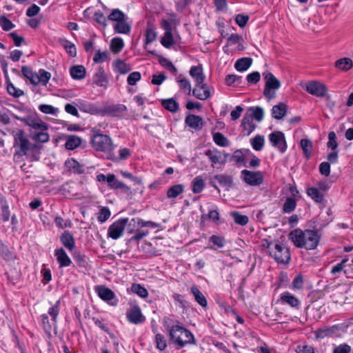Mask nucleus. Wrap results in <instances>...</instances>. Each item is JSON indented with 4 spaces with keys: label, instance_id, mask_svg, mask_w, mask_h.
<instances>
[{
    "label": "nucleus",
    "instance_id": "603ef678",
    "mask_svg": "<svg viewBox=\"0 0 353 353\" xmlns=\"http://www.w3.org/2000/svg\"><path fill=\"white\" fill-rule=\"evenodd\" d=\"M39 110L46 114H50L55 116L59 112V109L57 108H55L51 105L48 104H41L39 106Z\"/></svg>",
    "mask_w": 353,
    "mask_h": 353
},
{
    "label": "nucleus",
    "instance_id": "4d7b16f0",
    "mask_svg": "<svg viewBox=\"0 0 353 353\" xmlns=\"http://www.w3.org/2000/svg\"><path fill=\"white\" fill-rule=\"evenodd\" d=\"M155 342L157 348L161 351L164 350L167 347V343L165 336L161 334H156Z\"/></svg>",
    "mask_w": 353,
    "mask_h": 353
},
{
    "label": "nucleus",
    "instance_id": "e2e57ef3",
    "mask_svg": "<svg viewBox=\"0 0 353 353\" xmlns=\"http://www.w3.org/2000/svg\"><path fill=\"white\" fill-rule=\"evenodd\" d=\"M56 225L60 228H70L72 225L71 221L70 219H64L61 216H57L54 219Z\"/></svg>",
    "mask_w": 353,
    "mask_h": 353
},
{
    "label": "nucleus",
    "instance_id": "b1692460",
    "mask_svg": "<svg viewBox=\"0 0 353 353\" xmlns=\"http://www.w3.org/2000/svg\"><path fill=\"white\" fill-rule=\"evenodd\" d=\"M65 148L71 150L78 148L82 142L81 138L76 135H68L65 137Z\"/></svg>",
    "mask_w": 353,
    "mask_h": 353
},
{
    "label": "nucleus",
    "instance_id": "7ed1b4c3",
    "mask_svg": "<svg viewBox=\"0 0 353 353\" xmlns=\"http://www.w3.org/2000/svg\"><path fill=\"white\" fill-rule=\"evenodd\" d=\"M170 340L179 347L187 345L196 344L192 333L176 322V325L168 327Z\"/></svg>",
    "mask_w": 353,
    "mask_h": 353
},
{
    "label": "nucleus",
    "instance_id": "c9c22d12",
    "mask_svg": "<svg viewBox=\"0 0 353 353\" xmlns=\"http://www.w3.org/2000/svg\"><path fill=\"white\" fill-rule=\"evenodd\" d=\"M184 190V187L181 184L174 185L170 187L167 191V196L169 199L176 198Z\"/></svg>",
    "mask_w": 353,
    "mask_h": 353
},
{
    "label": "nucleus",
    "instance_id": "f704fd0d",
    "mask_svg": "<svg viewBox=\"0 0 353 353\" xmlns=\"http://www.w3.org/2000/svg\"><path fill=\"white\" fill-rule=\"evenodd\" d=\"M205 188V181L201 176L195 177L192 181V192L194 194H199L203 191Z\"/></svg>",
    "mask_w": 353,
    "mask_h": 353
},
{
    "label": "nucleus",
    "instance_id": "4be33fe9",
    "mask_svg": "<svg viewBox=\"0 0 353 353\" xmlns=\"http://www.w3.org/2000/svg\"><path fill=\"white\" fill-rule=\"evenodd\" d=\"M61 243L70 251L75 247V241L73 235L68 231L64 232L60 236Z\"/></svg>",
    "mask_w": 353,
    "mask_h": 353
},
{
    "label": "nucleus",
    "instance_id": "09e8293b",
    "mask_svg": "<svg viewBox=\"0 0 353 353\" xmlns=\"http://www.w3.org/2000/svg\"><path fill=\"white\" fill-rule=\"evenodd\" d=\"M249 111L252 112L250 116L251 118L253 117L255 120L260 122L263 119L264 111L261 107H252L250 108Z\"/></svg>",
    "mask_w": 353,
    "mask_h": 353
},
{
    "label": "nucleus",
    "instance_id": "79ce46f5",
    "mask_svg": "<svg viewBox=\"0 0 353 353\" xmlns=\"http://www.w3.org/2000/svg\"><path fill=\"white\" fill-rule=\"evenodd\" d=\"M301 148L303 151L304 155L309 159L312 150V143L310 139H303L300 143Z\"/></svg>",
    "mask_w": 353,
    "mask_h": 353
},
{
    "label": "nucleus",
    "instance_id": "7c9ffc66",
    "mask_svg": "<svg viewBox=\"0 0 353 353\" xmlns=\"http://www.w3.org/2000/svg\"><path fill=\"white\" fill-rule=\"evenodd\" d=\"M1 217L3 221H8L10 216L7 201L3 196H0Z\"/></svg>",
    "mask_w": 353,
    "mask_h": 353
},
{
    "label": "nucleus",
    "instance_id": "72a5a7b5",
    "mask_svg": "<svg viewBox=\"0 0 353 353\" xmlns=\"http://www.w3.org/2000/svg\"><path fill=\"white\" fill-rule=\"evenodd\" d=\"M252 62V60L251 58H241L238 59L234 65L235 68L236 70L242 72L248 70L250 66L251 65Z\"/></svg>",
    "mask_w": 353,
    "mask_h": 353
},
{
    "label": "nucleus",
    "instance_id": "dca6fc26",
    "mask_svg": "<svg viewBox=\"0 0 353 353\" xmlns=\"http://www.w3.org/2000/svg\"><path fill=\"white\" fill-rule=\"evenodd\" d=\"M54 256L60 268L68 267L72 263L70 258L63 248L55 250Z\"/></svg>",
    "mask_w": 353,
    "mask_h": 353
},
{
    "label": "nucleus",
    "instance_id": "6e6552de",
    "mask_svg": "<svg viewBox=\"0 0 353 353\" xmlns=\"http://www.w3.org/2000/svg\"><path fill=\"white\" fill-rule=\"evenodd\" d=\"M128 221V218H123L114 221L108 228V236L112 239L120 238L123 235Z\"/></svg>",
    "mask_w": 353,
    "mask_h": 353
},
{
    "label": "nucleus",
    "instance_id": "393cba45",
    "mask_svg": "<svg viewBox=\"0 0 353 353\" xmlns=\"http://www.w3.org/2000/svg\"><path fill=\"white\" fill-rule=\"evenodd\" d=\"M334 66L340 70L347 72L353 67V61L350 58H341L335 61Z\"/></svg>",
    "mask_w": 353,
    "mask_h": 353
},
{
    "label": "nucleus",
    "instance_id": "6ab92c4d",
    "mask_svg": "<svg viewBox=\"0 0 353 353\" xmlns=\"http://www.w3.org/2000/svg\"><path fill=\"white\" fill-rule=\"evenodd\" d=\"M93 83L99 87H105L108 83V79L104 69L99 67L93 76Z\"/></svg>",
    "mask_w": 353,
    "mask_h": 353
},
{
    "label": "nucleus",
    "instance_id": "c756f323",
    "mask_svg": "<svg viewBox=\"0 0 353 353\" xmlns=\"http://www.w3.org/2000/svg\"><path fill=\"white\" fill-rule=\"evenodd\" d=\"M241 127L245 135L250 134L255 129V125L253 123L250 117L245 116L242 120Z\"/></svg>",
    "mask_w": 353,
    "mask_h": 353
},
{
    "label": "nucleus",
    "instance_id": "412c9836",
    "mask_svg": "<svg viewBox=\"0 0 353 353\" xmlns=\"http://www.w3.org/2000/svg\"><path fill=\"white\" fill-rule=\"evenodd\" d=\"M185 122L187 125L196 130L201 129L203 124L202 118L194 114L188 115Z\"/></svg>",
    "mask_w": 353,
    "mask_h": 353
},
{
    "label": "nucleus",
    "instance_id": "864d4df0",
    "mask_svg": "<svg viewBox=\"0 0 353 353\" xmlns=\"http://www.w3.org/2000/svg\"><path fill=\"white\" fill-rule=\"evenodd\" d=\"M161 44L165 48H170L174 44V39L172 31H168L161 39Z\"/></svg>",
    "mask_w": 353,
    "mask_h": 353
},
{
    "label": "nucleus",
    "instance_id": "20e7f679",
    "mask_svg": "<svg viewBox=\"0 0 353 353\" xmlns=\"http://www.w3.org/2000/svg\"><path fill=\"white\" fill-rule=\"evenodd\" d=\"M270 255L279 263H289L291 256L289 248L279 242H267Z\"/></svg>",
    "mask_w": 353,
    "mask_h": 353
},
{
    "label": "nucleus",
    "instance_id": "3c124183",
    "mask_svg": "<svg viewBox=\"0 0 353 353\" xmlns=\"http://www.w3.org/2000/svg\"><path fill=\"white\" fill-rule=\"evenodd\" d=\"M214 179L221 185L230 187L232 185V179L231 176L225 174H216Z\"/></svg>",
    "mask_w": 353,
    "mask_h": 353
},
{
    "label": "nucleus",
    "instance_id": "cd10ccee",
    "mask_svg": "<svg viewBox=\"0 0 353 353\" xmlns=\"http://www.w3.org/2000/svg\"><path fill=\"white\" fill-rule=\"evenodd\" d=\"M176 81L179 83V86L181 90H183L188 94H190L191 84L189 79L184 77L183 74H179L176 77Z\"/></svg>",
    "mask_w": 353,
    "mask_h": 353
},
{
    "label": "nucleus",
    "instance_id": "13d9d810",
    "mask_svg": "<svg viewBox=\"0 0 353 353\" xmlns=\"http://www.w3.org/2000/svg\"><path fill=\"white\" fill-rule=\"evenodd\" d=\"M111 212L108 208L102 207L99 213V216L97 217L98 221L101 223H104L106 221L110 216Z\"/></svg>",
    "mask_w": 353,
    "mask_h": 353
},
{
    "label": "nucleus",
    "instance_id": "ea45409f",
    "mask_svg": "<svg viewBox=\"0 0 353 353\" xmlns=\"http://www.w3.org/2000/svg\"><path fill=\"white\" fill-rule=\"evenodd\" d=\"M124 47V43L121 38L120 37H114L112 39L110 43V49L111 50L117 54L121 51V50Z\"/></svg>",
    "mask_w": 353,
    "mask_h": 353
},
{
    "label": "nucleus",
    "instance_id": "5fc2aeb1",
    "mask_svg": "<svg viewBox=\"0 0 353 353\" xmlns=\"http://www.w3.org/2000/svg\"><path fill=\"white\" fill-rule=\"evenodd\" d=\"M117 71L121 74H126L131 70V67L129 64L123 61L118 60L115 63Z\"/></svg>",
    "mask_w": 353,
    "mask_h": 353
},
{
    "label": "nucleus",
    "instance_id": "e433bc0d",
    "mask_svg": "<svg viewBox=\"0 0 353 353\" xmlns=\"http://www.w3.org/2000/svg\"><path fill=\"white\" fill-rule=\"evenodd\" d=\"M213 141L217 145L221 147H228L230 145V141L228 138L221 132H215L213 134Z\"/></svg>",
    "mask_w": 353,
    "mask_h": 353
},
{
    "label": "nucleus",
    "instance_id": "39448f33",
    "mask_svg": "<svg viewBox=\"0 0 353 353\" xmlns=\"http://www.w3.org/2000/svg\"><path fill=\"white\" fill-rule=\"evenodd\" d=\"M91 144L96 151L103 152L108 155V159H114L112 152L114 147L109 136L97 133L92 137Z\"/></svg>",
    "mask_w": 353,
    "mask_h": 353
},
{
    "label": "nucleus",
    "instance_id": "473e14b6",
    "mask_svg": "<svg viewBox=\"0 0 353 353\" xmlns=\"http://www.w3.org/2000/svg\"><path fill=\"white\" fill-rule=\"evenodd\" d=\"M72 77L74 79H83L85 77V68L83 65H75L70 70Z\"/></svg>",
    "mask_w": 353,
    "mask_h": 353
},
{
    "label": "nucleus",
    "instance_id": "58836bf2",
    "mask_svg": "<svg viewBox=\"0 0 353 353\" xmlns=\"http://www.w3.org/2000/svg\"><path fill=\"white\" fill-rule=\"evenodd\" d=\"M161 104L166 110L172 112H176L179 108V103L173 99H163Z\"/></svg>",
    "mask_w": 353,
    "mask_h": 353
},
{
    "label": "nucleus",
    "instance_id": "f3484780",
    "mask_svg": "<svg viewBox=\"0 0 353 353\" xmlns=\"http://www.w3.org/2000/svg\"><path fill=\"white\" fill-rule=\"evenodd\" d=\"M107 182L111 189H121L125 192L130 190V188L124 183L117 180L114 174H108L107 175Z\"/></svg>",
    "mask_w": 353,
    "mask_h": 353
},
{
    "label": "nucleus",
    "instance_id": "774afa93",
    "mask_svg": "<svg viewBox=\"0 0 353 353\" xmlns=\"http://www.w3.org/2000/svg\"><path fill=\"white\" fill-rule=\"evenodd\" d=\"M0 254L6 261H10L14 258L13 254L3 243L0 245Z\"/></svg>",
    "mask_w": 353,
    "mask_h": 353
},
{
    "label": "nucleus",
    "instance_id": "338daca9",
    "mask_svg": "<svg viewBox=\"0 0 353 353\" xmlns=\"http://www.w3.org/2000/svg\"><path fill=\"white\" fill-rule=\"evenodd\" d=\"M141 78V73L139 72H133L129 74L127 78V82L130 85H135Z\"/></svg>",
    "mask_w": 353,
    "mask_h": 353
},
{
    "label": "nucleus",
    "instance_id": "f257e3e1",
    "mask_svg": "<svg viewBox=\"0 0 353 353\" xmlns=\"http://www.w3.org/2000/svg\"><path fill=\"white\" fill-rule=\"evenodd\" d=\"M321 235L316 230L296 228L289 234V239L299 248L314 250L319 243Z\"/></svg>",
    "mask_w": 353,
    "mask_h": 353
},
{
    "label": "nucleus",
    "instance_id": "2eb2a0df",
    "mask_svg": "<svg viewBox=\"0 0 353 353\" xmlns=\"http://www.w3.org/2000/svg\"><path fill=\"white\" fill-rule=\"evenodd\" d=\"M14 148H15L14 160L17 163H20L22 161V130H19L14 134Z\"/></svg>",
    "mask_w": 353,
    "mask_h": 353
},
{
    "label": "nucleus",
    "instance_id": "a211bd4d",
    "mask_svg": "<svg viewBox=\"0 0 353 353\" xmlns=\"http://www.w3.org/2000/svg\"><path fill=\"white\" fill-rule=\"evenodd\" d=\"M280 301L283 304L298 309L300 305V301L289 292H284L281 294Z\"/></svg>",
    "mask_w": 353,
    "mask_h": 353
},
{
    "label": "nucleus",
    "instance_id": "0eeeda50",
    "mask_svg": "<svg viewBox=\"0 0 353 353\" xmlns=\"http://www.w3.org/2000/svg\"><path fill=\"white\" fill-rule=\"evenodd\" d=\"M204 154L209 158L212 165L215 164L224 165L230 157L228 153L216 148L208 149L205 151Z\"/></svg>",
    "mask_w": 353,
    "mask_h": 353
},
{
    "label": "nucleus",
    "instance_id": "423d86ee",
    "mask_svg": "<svg viewBox=\"0 0 353 353\" xmlns=\"http://www.w3.org/2000/svg\"><path fill=\"white\" fill-rule=\"evenodd\" d=\"M263 76L265 81L263 94L268 99H273L276 90L281 87V82L271 72L263 73Z\"/></svg>",
    "mask_w": 353,
    "mask_h": 353
},
{
    "label": "nucleus",
    "instance_id": "2f4dec72",
    "mask_svg": "<svg viewBox=\"0 0 353 353\" xmlns=\"http://www.w3.org/2000/svg\"><path fill=\"white\" fill-rule=\"evenodd\" d=\"M132 223H133L134 226L137 227V228H141L143 227L156 228L159 226V225L154 222L151 221H145L139 218L132 219L130 223V225H132Z\"/></svg>",
    "mask_w": 353,
    "mask_h": 353
},
{
    "label": "nucleus",
    "instance_id": "4468645a",
    "mask_svg": "<svg viewBox=\"0 0 353 353\" xmlns=\"http://www.w3.org/2000/svg\"><path fill=\"white\" fill-rule=\"evenodd\" d=\"M340 330V326L334 325L330 327H323L314 331L315 337L317 339H324L335 335Z\"/></svg>",
    "mask_w": 353,
    "mask_h": 353
},
{
    "label": "nucleus",
    "instance_id": "c03bdc74",
    "mask_svg": "<svg viewBox=\"0 0 353 353\" xmlns=\"http://www.w3.org/2000/svg\"><path fill=\"white\" fill-rule=\"evenodd\" d=\"M347 262H348V259L347 258L343 259L340 263H339L336 265L332 266V269L330 270V273L332 275H336V274L341 272L342 271H343V272L345 274H347V271L345 269V268L346 267V263Z\"/></svg>",
    "mask_w": 353,
    "mask_h": 353
},
{
    "label": "nucleus",
    "instance_id": "f03ea898",
    "mask_svg": "<svg viewBox=\"0 0 353 353\" xmlns=\"http://www.w3.org/2000/svg\"><path fill=\"white\" fill-rule=\"evenodd\" d=\"M190 75L194 79L196 85L192 90V94L200 100H206L211 97L210 90L206 83H203L205 75L201 65L192 66Z\"/></svg>",
    "mask_w": 353,
    "mask_h": 353
},
{
    "label": "nucleus",
    "instance_id": "8fccbe9b",
    "mask_svg": "<svg viewBox=\"0 0 353 353\" xmlns=\"http://www.w3.org/2000/svg\"><path fill=\"white\" fill-rule=\"evenodd\" d=\"M126 17L125 14L119 9H113L108 16V19L116 23L122 21Z\"/></svg>",
    "mask_w": 353,
    "mask_h": 353
},
{
    "label": "nucleus",
    "instance_id": "de8ad7c7",
    "mask_svg": "<svg viewBox=\"0 0 353 353\" xmlns=\"http://www.w3.org/2000/svg\"><path fill=\"white\" fill-rule=\"evenodd\" d=\"M307 193L313 200L317 203H321L323 200V195L317 188H309L307 190Z\"/></svg>",
    "mask_w": 353,
    "mask_h": 353
},
{
    "label": "nucleus",
    "instance_id": "1a4fd4ad",
    "mask_svg": "<svg viewBox=\"0 0 353 353\" xmlns=\"http://www.w3.org/2000/svg\"><path fill=\"white\" fill-rule=\"evenodd\" d=\"M241 177L248 185H259L263 181V174L261 172H252L248 170H243L241 172Z\"/></svg>",
    "mask_w": 353,
    "mask_h": 353
},
{
    "label": "nucleus",
    "instance_id": "a19ab883",
    "mask_svg": "<svg viewBox=\"0 0 353 353\" xmlns=\"http://www.w3.org/2000/svg\"><path fill=\"white\" fill-rule=\"evenodd\" d=\"M265 143L264 137L262 135H256L251 140V145L256 151L262 150Z\"/></svg>",
    "mask_w": 353,
    "mask_h": 353
},
{
    "label": "nucleus",
    "instance_id": "bb28decb",
    "mask_svg": "<svg viewBox=\"0 0 353 353\" xmlns=\"http://www.w3.org/2000/svg\"><path fill=\"white\" fill-rule=\"evenodd\" d=\"M46 130L32 131L30 133V137L36 142L46 143L49 141L50 136Z\"/></svg>",
    "mask_w": 353,
    "mask_h": 353
},
{
    "label": "nucleus",
    "instance_id": "ddd939ff",
    "mask_svg": "<svg viewBox=\"0 0 353 353\" xmlns=\"http://www.w3.org/2000/svg\"><path fill=\"white\" fill-rule=\"evenodd\" d=\"M95 290L99 296L103 301H107L112 305H116L117 301L112 302L114 299L115 294L112 290L103 285H98L95 287Z\"/></svg>",
    "mask_w": 353,
    "mask_h": 353
},
{
    "label": "nucleus",
    "instance_id": "37998d69",
    "mask_svg": "<svg viewBox=\"0 0 353 353\" xmlns=\"http://www.w3.org/2000/svg\"><path fill=\"white\" fill-rule=\"evenodd\" d=\"M131 291L141 298H146L148 296V292L146 288L139 283L132 284Z\"/></svg>",
    "mask_w": 353,
    "mask_h": 353
},
{
    "label": "nucleus",
    "instance_id": "aec40b11",
    "mask_svg": "<svg viewBox=\"0 0 353 353\" xmlns=\"http://www.w3.org/2000/svg\"><path fill=\"white\" fill-rule=\"evenodd\" d=\"M127 318L130 322L138 324L143 321L144 317L143 316L141 310L139 307H133L127 314Z\"/></svg>",
    "mask_w": 353,
    "mask_h": 353
},
{
    "label": "nucleus",
    "instance_id": "9b49d317",
    "mask_svg": "<svg viewBox=\"0 0 353 353\" xmlns=\"http://www.w3.org/2000/svg\"><path fill=\"white\" fill-rule=\"evenodd\" d=\"M269 140L272 146L277 148L279 150L283 153L287 149V143L285 135L282 132L275 131L269 134Z\"/></svg>",
    "mask_w": 353,
    "mask_h": 353
},
{
    "label": "nucleus",
    "instance_id": "4c0bfd02",
    "mask_svg": "<svg viewBox=\"0 0 353 353\" xmlns=\"http://www.w3.org/2000/svg\"><path fill=\"white\" fill-rule=\"evenodd\" d=\"M23 76L27 77L30 82L34 85H38L40 83L39 74L32 72L28 68L23 66Z\"/></svg>",
    "mask_w": 353,
    "mask_h": 353
},
{
    "label": "nucleus",
    "instance_id": "9d476101",
    "mask_svg": "<svg viewBox=\"0 0 353 353\" xmlns=\"http://www.w3.org/2000/svg\"><path fill=\"white\" fill-rule=\"evenodd\" d=\"M23 122L30 127V133L32 132V131L48 130V125L36 114H30L23 118Z\"/></svg>",
    "mask_w": 353,
    "mask_h": 353
},
{
    "label": "nucleus",
    "instance_id": "69168bd1",
    "mask_svg": "<svg viewBox=\"0 0 353 353\" xmlns=\"http://www.w3.org/2000/svg\"><path fill=\"white\" fill-rule=\"evenodd\" d=\"M74 259L79 267L86 268L88 265V260L85 256L80 253H76L74 255Z\"/></svg>",
    "mask_w": 353,
    "mask_h": 353
},
{
    "label": "nucleus",
    "instance_id": "0e129e2a",
    "mask_svg": "<svg viewBox=\"0 0 353 353\" xmlns=\"http://www.w3.org/2000/svg\"><path fill=\"white\" fill-rule=\"evenodd\" d=\"M0 26L5 31H8L14 27L12 21L5 16L0 17Z\"/></svg>",
    "mask_w": 353,
    "mask_h": 353
},
{
    "label": "nucleus",
    "instance_id": "052dcab7",
    "mask_svg": "<svg viewBox=\"0 0 353 353\" xmlns=\"http://www.w3.org/2000/svg\"><path fill=\"white\" fill-rule=\"evenodd\" d=\"M160 63L163 67L170 71L172 74H176L177 69L170 61L165 58H163L160 60Z\"/></svg>",
    "mask_w": 353,
    "mask_h": 353
},
{
    "label": "nucleus",
    "instance_id": "a878e982",
    "mask_svg": "<svg viewBox=\"0 0 353 353\" xmlns=\"http://www.w3.org/2000/svg\"><path fill=\"white\" fill-rule=\"evenodd\" d=\"M287 112V105L281 103L279 105H274L272 108V116L276 119H281L285 117Z\"/></svg>",
    "mask_w": 353,
    "mask_h": 353
},
{
    "label": "nucleus",
    "instance_id": "6e6d98bb",
    "mask_svg": "<svg viewBox=\"0 0 353 353\" xmlns=\"http://www.w3.org/2000/svg\"><path fill=\"white\" fill-rule=\"evenodd\" d=\"M210 242H211L214 245H216L219 248H222L225 245V240L224 237L218 236V235H212L210 237Z\"/></svg>",
    "mask_w": 353,
    "mask_h": 353
},
{
    "label": "nucleus",
    "instance_id": "f8f14e48",
    "mask_svg": "<svg viewBox=\"0 0 353 353\" xmlns=\"http://www.w3.org/2000/svg\"><path fill=\"white\" fill-rule=\"evenodd\" d=\"M306 91L316 97H323L327 90L324 84L318 81H311L307 84Z\"/></svg>",
    "mask_w": 353,
    "mask_h": 353
},
{
    "label": "nucleus",
    "instance_id": "680f3d73",
    "mask_svg": "<svg viewBox=\"0 0 353 353\" xmlns=\"http://www.w3.org/2000/svg\"><path fill=\"white\" fill-rule=\"evenodd\" d=\"M295 199L291 197L288 198L283 205V211L285 212L290 213L292 212L295 209Z\"/></svg>",
    "mask_w": 353,
    "mask_h": 353
},
{
    "label": "nucleus",
    "instance_id": "c85d7f7f",
    "mask_svg": "<svg viewBox=\"0 0 353 353\" xmlns=\"http://www.w3.org/2000/svg\"><path fill=\"white\" fill-rule=\"evenodd\" d=\"M191 292L194 296L195 301L202 307H205L208 304L207 300L202 292L196 285L191 287Z\"/></svg>",
    "mask_w": 353,
    "mask_h": 353
},
{
    "label": "nucleus",
    "instance_id": "a18cd8bd",
    "mask_svg": "<svg viewBox=\"0 0 353 353\" xmlns=\"http://www.w3.org/2000/svg\"><path fill=\"white\" fill-rule=\"evenodd\" d=\"M231 216L236 224L240 225H245L248 223L249 219L248 216L241 214L239 212H232Z\"/></svg>",
    "mask_w": 353,
    "mask_h": 353
},
{
    "label": "nucleus",
    "instance_id": "5701e85b",
    "mask_svg": "<svg viewBox=\"0 0 353 353\" xmlns=\"http://www.w3.org/2000/svg\"><path fill=\"white\" fill-rule=\"evenodd\" d=\"M114 30L119 34H129L131 31V26L127 21V17L122 21L117 22L114 25Z\"/></svg>",
    "mask_w": 353,
    "mask_h": 353
},
{
    "label": "nucleus",
    "instance_id": "49530a36",
    "mask_svg": "<svg viewBox=\"0 0 353 353\" xmlns=\"http://www.w3.org/2000/svg\"><path fill=\"white\" fill-rule=\"evenodd\" d=\"M60 301H57L56 303L50 307L48 310V314L51 316V321L54 325H56L57 321V316L59 312Z\"/></svg>",
    "mask_w": 353,
    "mask_h": 353
},
{
    "label": "nucleus",
    "instance_id": "bf43d9fd",
    "mask_svg": "<svg viewBox=\"0 0 353 353\" xmlns=\"http://www.w3.org/2000/svg\"><path fill=\"white\" fill-rule=\"evenodd\" d=\"M6 78L7 80V90L8 93L16 97L21 96L22 94V90L16 88L14 85L10 82L8 77Z\"/></svg>",
    "mask_w": 353,
    "mask_h": 353
}]
</instances>
